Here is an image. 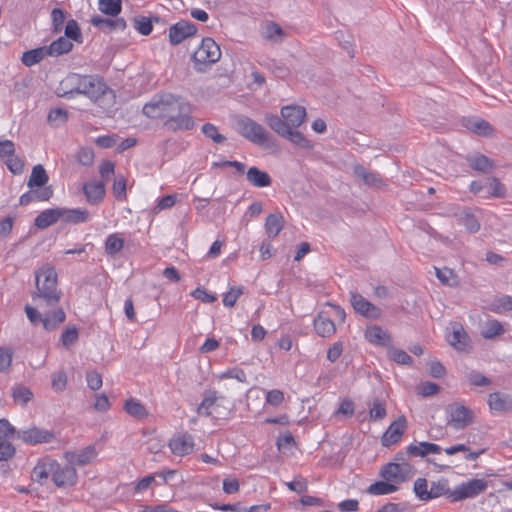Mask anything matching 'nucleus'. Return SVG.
Listing matches in <instances>:
<instances>
[{"instance_id": "obj_36", "label": "nucleus", "mask_w": 512, "mask_h": 512, "mask_svg": "<svg viewBox=\"0 0 512 512\" xmlns=\"http://www.w3.org/2000/svg\"><path fill=\"white\" fill-rule=\"evenodd\" d=\"M467 161L472 169L483 173H489L494 168L493 161L482 154L471 156L467 159Z\"/></svg>"}, {"instance_id": "obj_7", "label": "nucleus", "mask_w": 512, "mask_h": 512, "mask_svg": "<svg viewBox=\"0 0 512 512\" xmlns=\"http://www.w3.org/2000/svg\"><path fill=\"white\" fill-rule=\"evenodd\" d=\"M414 475V468L408 462H390L381 468L380 476L393 484H401Z\"/></svg>"}, {"instance_id": "obj_26", "label": "nucleus", "mask_w": 512, "mask_h": 512, "mask_svg": "<svg viewBox=\"0 0 512 512\" xmlns=\"http://www.w3.org/2000/svg\"><path fill=\"white\" fill-rule=\"evenodd\" d=\"M453 215L457 217L470 233H476L480 229V223L477 217L468 208L453 211Z\"/></svg>"}, {"instance_id": "obj_14", "label": "nucleus", "mask_w": 512, "mask_h": 512, "mask_svg": "<svg viewBox=\"0 0 512 512\" xmlns=\"http://www.w3.org/2000/svg\"><path fill=\"white\" fill-rule=\"evenodd\" d=\"M196 32L197 27L192 22L179 21L169 28V41L175 46L195 35Z\"/></svg>"}, {"instance_id": "obj_51", "label": "nucleus", "mask_w": 512, "mask_h": 512, "mask_svg": "<svg viewBox=\"0 0 512 512\" xmlns=\"http://www.w3.org/2000/svg\"><path fill=\"white\" fill-rule=\"evenodd\" d=\"M414 492L422 501L431 500V494L428 490V482L425 478H418L414 483Z\"/></svg>"}, {"instance_id": "obj_9", "label": "nucleus", "mask_w": 512, "mask_h": 512, "mask_svg": "<svg viewBox=\"0 0 512 512\" xmlns=\"http://www.w3.org/2000/svg\"><path fill=\"white\" fill-rule=\"evenodd\" d=\"M17 439L26 445L34 446L43 443H51L55 439V434L51 430L31 426L26 429L18 430Z\"/></svg>"}, {"instance_id": "obj_12", "label": "nucleus", "mask_w": 512, "mask_h": 512, "mask_svg": "<svg viewBox=\"0 0 512 512\" xmlns=\"http://www.w3.org/2000/svg\"><path fill=\"white\" fill-rule=\"evenodd\" d=\"M446 339L458 351L465 352L471 348L470 337L459 323H454L451 326V331L447 332Z\"/></svg>"}, {"instance_id": "obj_63", "label": "nucleus", "mask_w": 512, "mask_h": 512, "mask_svg": "<svg viewBox=\"0 0 512 512\" xmlns=\"http://www.w3.org/2000/svg\"><path fill=\"white\" fill-rule=\"evenodd\" d=\"M76 158L79 164L90 166L94 161V152L91 148L84 147L77 152Z\"/></svg>"}, {"instance_id": "obj_23", "label": "nucleus", "mask_w": 512, "mask_h": 512, "mask_svg": "<svg viewBox=\"0 0 512 512\" xmlns=\"http://www.w3.org/2000/svg\"><path fill=\"white\" fill-rule=\"evenodd\" d=\"M441 451L442 448L439 445L430 442H418L406 448L407 454L414 457H425L431 453L439 454Z\"/></svg>"}, {"instance_id": "obj_13", "label": "nucleus", "mask_w": 512, "mask_h": 512, "mask_svg": "<svg viewBox=\"0 0 512 512\" xmlns=\"http://www.w3.org/2000/svg\"><path fill=\"white\" fill-rule=\"evenodd\" d=\"M78 473L76 468L69 464L61 467L58 463L52 474V480L57 487L74 486L77 483Z\"/></svg>"}, {"instance_id": "obj_6", "label": "nucleus", "mask_w": 512, "mask_h": 512, "mask_svg": "<svg viewBox=\"0 0 512 512\" xmlns=\"http://www.w3.org/2000/svg\"><path fill=\"white\" fill-rule=\"evenodd\" d=\"M447 425L455 430H463L474 421V413L465 405L455 402L445 408Z\"/></svg>"}, {"instance_id": "obj_34", "label": "nucleus", "mask_w": 512, "mask_h": 512, "mask_svg": "<svg viewBox=\"0 0 512 512\" xmlns=\"http://www.w3.org/2000/svg\"><path fill=\"white\" fill-rule=\"evenodd\" d=\"M49 180L48 174L45 168L41 165H35L32 168L31 175L28 180V187L33 189L34 187H39L40 189L47 187L46 184Z\"/></svg>"}, {"instance_id": "obj_28", "label": "nucleus", "mask_w": 512, "mask_h": 512, "mask_svg": "<svg viewBox=\"0 0 512 512\" xmlns=\"http://www.w3.org/2000/svg\"><path fill=\"white\" fill-rule=\"evenodd\" d=\"M61 217L62 221L66 223L79 224L88 222L90 219V214L86 209L83 208H61Z\"/></svg>"}, {"instance_id": "obj_54", "label": "nucleus", "mask_w": 512, "mask_h": 512, "mask_svg": "<svg viewBox=\"0 0 512 512\" xmlns=\"http://www.w3.org/2000/svg\"><path fill=\"white\" fill-rule=\"evenodd\" d=\"M134 28L144 36L149 35L152 32L153 26L151 20L145 16L134 18Z\"/></svg>"}, {"instance_id": "obj_2", "label": "nucleus", "mask_w": 512, "mask_h": 512, "mask_svg": "<svg viewBox=\"0 0 512 512\" xmlns=\"http://www.w3.org/2000/svg\"><path fill=\"white\" fill-rule=\"evenodd\" d=\"M74 94L85 95L94 103L108 94L114 96L101 77L71 73L61 81L58 95L70 99Z\"/></svg>"}, {"instance_id": "obj_8", "label": "nucleus", "mask_w": 512, "mask_h": 512, "mask_svg": "<svg viewBox=\"0 0 512 512\" xmlns=\"http://www.w3.org/2000/svg\"><path fill=\"white\" fill-rule=\"evenodd\" d=\"M488 487V482L484 479H470L456 486L451 493H449V500L451 502H459L468 498H475L483 493Z\"/></svg>"}, {"instance_id": "obj_52", "label": "nucleus", "mask_w": 512, "mask_h": 512, "mask_svg": "<svg viewBox=\"0 0 512 512\" xmlns=\"http://www.w3.org/2000/svg\"><path fill=\"white\" fill-rule=\"evenodd\" d=\"M467 382L472 386H488L491 380L476 370H471L466 374Z\"/></svg>"}, {"instance_id": "obj_62", "label": "nucleus", "mask_w": 512, "mask_h": 512, "mask_svg": "<svg viewBox=\"0 0 512 512\" xmlns=\"http://www.w3.org/2000/svg\"><path fill=\"white\" fill-rule=\"evenodd\" d=\"M53 31L58 33L61 32L64 21H65V13L60 8H54L51 12Z\"/></svg>"}, {"instance_id": "obj_38", "label": "nucleus", "mask_w": 512, "mask_h": 512, "mask_svg": "<svg viewBox=\"0 0 512 512\" xmlns=\"http://www.w3.org/2000/svg\"><path fill=\"white\" fill-rule=\"evenodd\" d=\"M34 394L30 388L23 385H15L12 388V398L16 404L26 406L33 400Z\"/></svg>"}, {"instance_id": "obj_61", "label": "nucleus", "mask_w": 512, "mask_h": 512, "mask_svg": "<svg viewBox=\"0 0 512 512\" xmlns=\"http://www.w3.org/2000/svg\"><path fill=\"white\" fill-rule=\"evenodd\" d=\"M112 191L117 199L124 200L126 198V180L123 176H119L115 179Z\"/></svg>"}, {"instance_id": "obj_25", "label": "nucleus", "mask_w": 512, "mask_h": 512, "mask_svg": "<svg viewBox=\"0 0 512 512\" xmlns=\"http://www.w3.org/2000/svg\"><path fill=\"white\" fill-rule=\"evenodd\" d=\"M62 220L61 208L46 209L35 218V226L39 229H45Z\"/></svg>"}, {"instance_id": "obj_15", "label": "nucleus", "mask_w": 512, "mask_h": 512, "mask_svg": "<svg viewBox=\"0 0 512 512\" xmlns=\"http://www.w3.org/2000/svg\"><path fill=\"white\" fill-rule=\"evenodd\" d=\"M224 399L223 396H219L216 390H208L204 393L201 403L197 407V413L199 416L209 417L214 413L220 414L218 408L220 407V401Z\"/></svg>"}, {"instance_id": "obj_55", "label": "nucleus", "mask_w": 512, "mask_h": 512, "mask_svg": "<svg viewBox=\"0 0 512 512\" xmlns=\"http://www.w3.org/2000/svg\"><path fill=\"white\" fill-rule=\"evenodd\" d=\"M243 293V287L242 286H233L230 288V290L224 294L223 296V304L226 307H233L239 296Z\"/></svg>"}, {"instance_id": "obj_32", "label": "nucleus", "mask_w": 512, "mask_h": 512, "mask_svg": "<svg viewBox=\"0 0 512 512\" xmlns=\"http://www.w3.org/2000/svg\"><path fill=\"white\" fill-rule=\"evenodd\" d=\"M284 227V217L281 213L269 214L265 221V231L269 238H275Z\"/></svg>"}, {"instance_id": "obj_27", "label": "nucleus", "mask_w": 512, "mask_h": 512, "mask_svg": "<svg viewBox=\"0 0 512 512\" xmlns=\"http://www.w3.org/2000/svg\"><path fill=\"white\" fill-rule=\"evenodd\" d=\"M314 329L316 333L323 338L331 337L336 332V326L334 321H332L330 318L319 314L314 319Z\"/></svg>"}, {"instance_id": "obj_64", "label": "nucleus", "mask_w": 512, "mask_h": 512, "mask_svg": "<svg viewBox=\"0 0 512 512\" xmlns=\"http://www.w3.org/2000/svg\"><path fill=\"white\" fill-rule=\"evenodd\" d=\"M6 165L13 174H21L24 170V161L14 154L9 156Z\"/></svg>"}, {"instance_id": "obj_48", "label": "nucleus", "mask_w": 512, "mask_h": 512, "mask_svg": "<svg viewBox=\"0 0 512 512\" xmlns=\"http://www.w3.org/2000/svg\"><path fill=\"white\" fill-rule=\"evenodd\" d=\"M451 492L452 490L449 489V482L447 479H440L432 482L429 489L431 499H435L443 495H446L449 498V493Z\"/></svg>"}, {"instance_id": "obj_17", "label": "nucleus", "mask_w": 512, "mask_h": 512, "mask_svg": "<svg viewBox=\"0 0 512 512\" xmlns=\"http://www.w3.org/2000/svg\"><path fill=\"white\" fill-rule=\"evenodd\" d=\"M169 448L176 456L188 455L194 449L193 437L187 433L175 435L169 441Z\"/></svg>"}, {"instance_id": "obj_43", "label": "nucleus", "mask_w": 512, "mask_h": 512, "mask_svg": "<svg viewBox=\"0 0 512 512\" xmlns=\"http://www.w3.org/2000/svg\"><path fill=\"white\" fill-rule=\"evenodd\" d=\"M124 247V239L118 233L110 234L105 241V252L113 257Z\"/></svg>"}, {"instance_id": "obj_31", "label": "nucleus", "mask_w": 512, "mask_h": 512, "mask_svg": "<svg viewBox=\"0 0 512 512\" xmlns=\"http://www.w3.org/2000/svg\"><path fill=\"white\" fill-rule=\"evenodd\" d=\"M66 319V314L62 308L47 312L43 318V328L46 331L56 330Z\"/></svg>"}, {"instance_id": "obj_41", "label": "nucleus", "mask_w": 512, "mask_h": 512, "mask_svg": "<svg viewBox=\"0 0 512 512\" xmlns=\"http://www.w3.org/2000/svg\"><path fill=\"white\" fill-rule=\"evenodd\" d=\"M288 139L292 144L301 148V149H312V142L305 137L300 131L296 130V128H290L286 136L284 137Z\"/></svg>"}, {"instance_id": "obj_24", "label": "nucleus", "mask_w": 512, "mask_h": 512, "mask_svg": "<svg viewBox=\"0 0 512 512\" xmlns=\"http://www.w3.org/2000/svg\"><path fill=\"white\" fill-rule=\"evenodd\" d=\"M55 466H57L56 461L38 462L31 472V480L43 485L49 475L53 474Z\"/></svg>"}, {"instance_id": "obj_22", "label": "nucleus", "mask_w": 512, "mask_h": 512, "mask_svg": "<svg viewBox=\"0 0 512 512\" xmlns=\"http://www.w3.org/2000/svg\"><path fill=\"white\" fill-rule=\"evenodd\" d=\"M246 179L250 185L256 188H265L272 184L271 176L256 166H252L246 171Z\"/></svg>"}, {"instance_id": "obj_16", "label": "nucleus", "mask_w": 512, "mask_h": 512, "mask_svg": "<svg viewBox=\"0 0 512 512\" xmlns=\"http://www.w3.org/2000/svg\"><path fill=\"white\" fill-rule=\"evenodd\" d=\"M407 427V420L404 415L399 416L395 421H393L386 432L382 436V445L388 447L390 445L398 443Z\"/></svg>"}, {"instance_id": "obj_57", "label": "nucleus", "mask_w": 512, "mask_h": 512, "mask_svg": "<svg viewBox=\"0 0 512 512\" xmlns=\"http://www.w3.org/2000/svg\"><path fill=\"white\" fill-rule=\"evenodd\" d=\"M78 340V329L75 326L67 327L61 334V342L65 348H69Z\"/></svg>"}, {"instance_id": "obj_44", "label": "nucleus", "mask_w": 512, "mask_h": 512, "mask_svg": "<svg viewBox=\"0 0 512 512\" xmlns=\"http://www.w3.org/2000/svg\"><path fill=\"white\" fill-rule=\"evenodd\" d=\"M124 409L130 416L136 419H144L148 415L144 405L133 398L125 402Z\"/></svg>"}, {"instance_id": "obj_20", "label": "nucleus", "mask_w": 512, "mask_h": 512, "mask_svg": "<svg viewBox=\"0 0 512 512\" xmlns=\"http://www.w3.org/2000/svg\"><path fill=\"white\" fill-rule=\"evenodd\" d=\"M83 192L86 200L91 205L100 203L106 193L105 184L103 181H90L83 185Z\"/></svg>"}, {"instance_id": "obj_46", "label": "nucleus", "mask_w": 512, "mask_h": 512, "mask_svg": "<svg viewBox=\"0 0 512 512\" xmlns=\"http://www.w3.org/2000/svg\"><path fill=\"white\" fill-rule=\"evenodd\" d=\"M504 333V328L502 324L495 319L488 320L481 332V335L485 339H493L496 336L502 335Z\"/></svg>"}, {"instance_id": "obj_35", "label": "nucleus", "mask_w": 512, "mask_h": 512, "mask_svg": "<svg viewBox=\"0 0 512 512\" xmlns=\"http://www.w3.org/2000/svg\"><path fill=\"white\" fill-rule=\"evenodd\" d=\"M49 56H60L71 51L73 44L66 37H59L49 46H45Z\"/></svg>"}, {"instance_id": "obj_30", "label": "nucleus", "mask_w": 512, "mask_h": 512, "mask_svg": "<svg viewBox=\"0 0 512 512\" xmlns=\"http://www.w3.org/2000/svg\"><path fill=\"white\" fill-rule=\"evenodd\" d=\"M53 196L52 187H44L42 189L31 190L20 196V205H27L32 201H47Z\"/></svg>"}, {"instance_id": "obj_18", "label": "nucleus", "mask_w": 512, "mask_h": 512, "mask_svg": "<svg viewBox=\"0 0 512 512\" xmlns=\"http://www.w3.org/2000/svg\"><path fill=\"white\" fill-rule=\"evenodd\" d=\"M487 404L493 412L505 413L512 411V395L503 392L490 393Z\"/></svg>"}, {"instance_id": "obj_53", "label": "nucleus", "mask_w": 512, "mask_h": 512, "mask_svg": "<svg viewBox=\"0 0 512 512\" xmlns=\"http://www.w3.org/2000/svg\"><path fill=\"white\" fill-rule=\"evenodd\" d=\"M389 358L401 365L412 363V357L402 349L391 348L388 352Z\"/></svg>"}, {"instance_id": "obj_5", "label": "nucleus", "mask_w": 512, "mask_h": 512, "mask_svg": "<svg viewBox=\"0 0 512 512\" xmlns=\"http://www.w3.org/2000/svg\"><path fill=\"white\" fill-rule=\"evenodd\" d=\"M236 131L252 143L263 145L269 140L267 130L246 116H239L236 119Z\"/></svg>"}, {"instance_id": "obj_29", "label": "nucleus", "mask_w": 512, "mask_h": 512, "mask_svg": "<svg viewBox=\"0 0 512 512\" xmlns=\"http://www.w3.org/2000/svg\"><path fill=\"white\" fill-rule=\"evenodd\" d=\"M365 337L370 343L381 346H388L392 341L390 334L376 325L366 330Z\"/></svg>"}, {"instance_id": "obj_59", "label": "nucleus", "mask_w": 512, "mask_h": 512, "mask_svg": "<svg viewBox=\"0 0 512 512\" xmlns=\"http://www.w3.org/2000/svg\"><path fill=\"white\" fill-rule=\"evenodd\" d=\"M218 377L221 380H223V379H236V380H238L239 382H242V383L247 381L246 373L244 372V370H242L241 368H238V367H234V368L228 369L227 371L221 373Z\"/></svg>"}, {"instance_id": "obj_4", "label": "nucleus", "mask_w": 512, "mask_h": 512, "mask_svg": "<svg viewBox=\"0 0 512 512\" xmlns=\"http://www.w3.org/2000/svg\"><path fill=\"white\" fill-rule=\"evenodd\" d=\"M221 50L212 38H204L192 55L194 69L197 72H205L212 64L219 61Z\"/></svg>"}, {"instance_id": "obj_47", "label": "nucleus", "mask_w": 512, "mask_h": 512, "mask_svg": "<svg viewBox=\"0 0 512 512\" xmlns=\"http://www.w3.org/2000/svg\"><path fill=\"white\" fill-rule=\"evenodd\" d=\"M267 124L273 131H275L278 135H280L283 138L286 136L289 129L291 128L283 118L281 119L276 115L268 116Z\"/></svg>"}, {"instance_id": "obj_21", "label": "nucleus", "mask_w": 512, "mask_h": 512, "mask_svg": "<svg viewBox=\"0 0 512 512\" xmlns=\"http://www.w3.org/2000/svg\"><path fill=\"white\" fill-rule=\"evenodd\" d=\"M260 34L271 43H280L286 38L285 31L272 21H267L261 25Z\"/></svg>"}, {"instance_id": "obj_50", "label": "nucleus", "mask_w": 512, "mask_h": 512, "mask_svg": "<svg viewBox=\"0 0 512 512\" xmlns=\"http://www.w3.org/2000/svg\"><path fill=\"white\" fill-rule=\"evenodd\" d=\"M47 119L49 124L58 127L67 121L68 112L61 108H55L50 110Z\"/></svg>"}, {"instance_id": "obj_33", "label": "nucleus", "mask_w": 512, "mask_h": 512, "mask_svg": "<svg viewBox=\"0 0 512 512\" xmlns=\"http://www.w3.org/2000/svg\"><path fill=\"white\" fill-rule=\"evenodd\" d=\"M353 173L357 178L361 179L366 185L372 187H379L383 183L378 173L370 172L362 165H355L353 168Z\"/></svg>"}, {"instance_id": "obj_42", "label": "nucleus", "mask_w": 512, "mask_h": 512, "mask_svg": "<svg viewBox=\"0 0 512 512\" xmlns=\"http://www.w3.org/2000/svg\"><path fill=\"white\" fill-rule=\"evenodd\" d=\"M435 274L438 280L446 286L457 287L459 285L458 276L450 268H435Z\"/></svg>"}, {"instance_id": "obj_19", "label": "nucleus", "mask_w": 512, "mask_h": 512, "mask_svg": "<svg viewBox=\"0 0 512 512\" xmlns=\"http://www.w3.org/2000/svg\"><path fill=\"white\" fill-rule=\"evenodd\" d=\"M281 116L289 127L297 128L304 123L306 110L299 105H287L281 108Z\"/></svg>"}, {"instance_id": "obj_45", "label": "nucleus", "mask_w": 512, "mask_h": 512, "mask_svg": "<svg viewBox=\"0 0 512 512\" xmlns=\"http://www.w3.org/2000/svg\"><path fill=\"white\" fill-rule=\"evenodd\" d=\"M99 10L109 16H117L122 9L121 0H99L98 1Z\"/></svg>"}, {"instance_id": "obj_58", "label": "nucleus", "mask_w": 512, "mask_h": 512, "mask_svg": "<svg viewBox=\"0 0 512 512\" xmlns=\"http://www.w3.org/2000/svg\"><path fill=\"white\" fill-rule=\"evenodd\" d=\"M386 416L385 405L379 400L375 399L369 410V417L371 420H382Z\"/></svg>"}, {"instance_id": "obj_10", "label": "nucleus", "mask_w": 512, "mask_h": 512, "mask_svg": "<svg viewBox=\"0 0 512 512\" xmlns=\"http://www.w3.org/2000/svg\"><path fill=\"white\" fill-rule=\"evenodd\" d=\"M350 302L354 310L365 318L378 319L382 314L379 307L372 304L359 293L351 292Z\"/></svg>"}, {"instance_id": "obj_3", "label": "nucleus", "mask_w": 512, "mask_h": 512, "mask_svg": "<svg viewBox=\"0 0 512 512\" xmlns=\"http://www.w3.org/2000/svg\"><path fill=\"white\" fill-rule=\"evenodd\" d=\"M36 291L32 294L34 301L46 306H55L60 302L62 292L57 287V272L53 266L45 265L35 271Z\"/></svg>"}, {"instance_id": "obj_49", "label": "nucleus", "mask_w": 512, "mask_h": 512, "mask_svg": "<svg viewBox=\"0 0 512 512\" xmlns=\"http://www.w3.org/2000/svg\"><path fill=\"white\" fill-rule=\"evenodd\" d=\"M202 133L214 143L222 144L225 142L226 137L219 133L218 128L211 123H206L201 128Z\"/></svg>"}, {"instance_id": "obj_1", "label": "nucleus", "mask_w": 512, "mask_h": 512, "mask_svg": "<svg viewBox=\"0 0 512 512\" xmlns=\"http://www.w3.org/2000/svg\"><path fill=\"white\" fill-rule=\"evenodd\" d=\"M142 112L154 120H163L164 126L172 131L191 130L194 120L192 105L182 96L172 93L156 94L147 102Z\"/></svg>"}, {"instance_id": "obj_37", "label": "nucleus", "mask_w": 512, "mask_h": 512, "mask_svg": "<svg viewBox=\"0 0 512 512\" xmlns=\"http://www.w3.org/2000/svg\"><path fill=\"white\" fill-rule=\"evenodd\" d=\"M46 56L49 55L47 53L45 46H43L24 52L21 60L25 66L31 67L42 61Z\"/></svg>"}, {"instance_id": "obj_56", "label": "nucleus", "mask_w": 512, "mask_h": 512, "mask_svg": "<svg viewBox=\"0 0 512 512\" xmlns=\"http://www.w3.org/2000/svg\"><path fill=\"white\" fill-rule=\"evenodd\" d=\"M52 389L56 392H62L66 389L67 375L64 371H58L52 374L51 377Z\"/></svg>"}, {"instance_id": "obj_60", "label": "nucleus", "mask_w": 512, "mask_h": 512, "mask_svg": "<svg viewBox=\"0 0 512 512\" xmlns=\"http://www.w3.org/2000/svg\"><path fill=\"white\" fill-rule=\"evenodd\" d=\"M16 428L5 418L0 419V438H16Z\"/></svg>"}, {"instance_id": "obj_40", "label": "nucleus", "mask_w": 512, "mask_h": 512, "mask_svg": "<svg viewBox=\"0 0 512 512\" xmlns=\"http://www.w3.org/2000/svg\"><path fill=\"white\" fill-rule=\"evenodd\" d=\"M398 490V486L388 481H377L367 488V493L371 495H388Z\"/></svg>"}, {"instance_id": "obj_39", "label": "nucleus", "mask_w": 512, "mask_h": 512, "mask_svg": "<svg viewBox=\"0 0 512 512\" xmlns=\"http://www.w3.org/2000/svg\"><path fill=\"white\" fill-rule=\"evenodd\" d=\"M465 127L481 136H489L493 132L492 126L483 119H468Z\"/></svg>"}, {"instance_id": "obj_11", "label": "nucleus", "mask_w": 512, "mask_h": 512, "mask_svg": "<svg viewBox=\"0 0 512 512\" xmlns=\"http://www.w3.org/2000/svg\"><path fill=\"white\" fill-rule=\"evenodd\" d=\"M98 452L96 446L91 444L79 451H66L64 459L73 466H85L92 463L97 458Z\"/></svg>"}]
</instances>
